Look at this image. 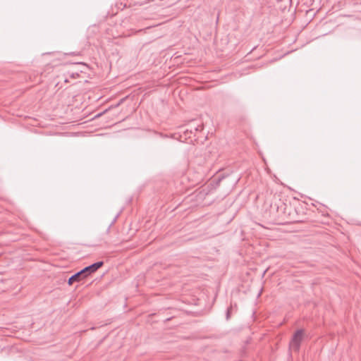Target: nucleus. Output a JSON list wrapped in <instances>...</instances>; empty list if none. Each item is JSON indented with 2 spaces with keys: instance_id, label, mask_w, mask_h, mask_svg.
Returning a JSON list of instances; mask_svg holds the SVG:
<instances>
[{
  "instance_id": "39448f33",
  "label": "nucleus",
  "mask_w": 361,
  "mask_h": 361,
  "mask_svg": "<svg viewBox=\"0 0 361 361\" xmlns=\"http://www.w3.org/2000/svg\"><path fill=\"white\" fill-rule=\"evenodd\" d=\"M118 214L114 218V219L113 220V221L110 226H111L116 221V219L118 218Z\"/></svg>"
},
{
  "instance_id": "20e7f679",
  "label": "nucleus",
  "mask_w": 361,
  "mask_h": 361,
  "mask_svg": "<svg viewBox=\"0 0 361 361\" xmlns=\"http://www.w3.org/2000/svg\"><path fill=\"white\" fill-rule=\"evenodd\" d=\"M232 309H233L232 305H231V307H229L227 309V311H226V320H228L230 319Z\"/></svg>"
},
{
  "instance_id": "f03ea898",
  "label": "nucleus",
  "mask_w": 361,
  "mask_h": 361,
  "mask_svg": "<svg viewBox=\"0 0 361 361\" xmlns=\"http://www.w3.org/2000/svg\"><path fill=\"white\" fill-rule=\"evenodd\" d=\"M304 336L303 329H298L292 336V338L289 343V349L294 352H299L300 344L302 341Z\"/></svg>"
},
{
  "instance_id": "7ed1b4c3",
  "label": "nucleus",
  "mask_w": 361,
  "mask_h": 361,
  "mask_svg": "<svg viewBox=\"0 0 361 361\" xmlns=\"http://www.w3.org/2000/svg\"><path fill=\"white\" fill-rule=\"evenodd\" d=\"M202 130V126H190V130L189 129L185 130L184 133L186 135L188 132L192 133L193 132V130H195L196 132V131H201Z\"/></svg>"
},
{
  "instance_id": "f257e3e1",
  "label": "nucleus",
  "mask_w": 361,
  "mask_h": 361,
  "mask_svg": "<svg viewBox=\"0 0 361 361\" xmlns=\"http://www.w3.org/2000/svg\"><path fill=\"white\" fill-rule=\"evenodd\" d=\"M104 264L103 261H99L95 263H93L87 267H85L80 271L76 272L73 275H72L68 281V283L69 285H72L75 281H80L85 278H87L91 274L95 272L97 269L102 267Z\"/></svg>"
}]
</instances>
